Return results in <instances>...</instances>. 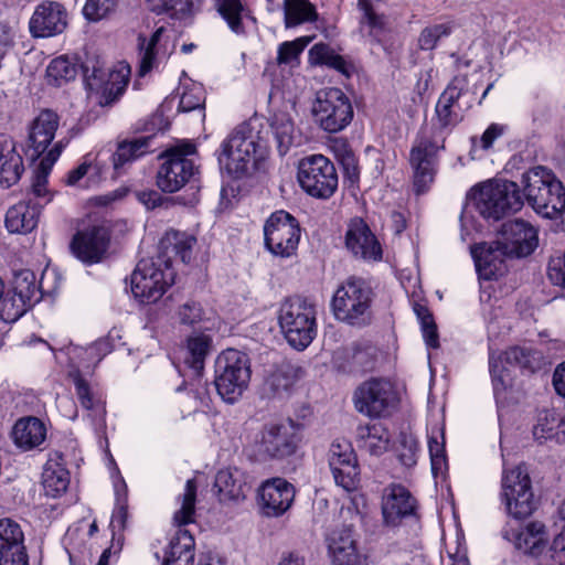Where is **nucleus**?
Segmentation results:
<instances>
[{
    "instance_id": "41",
    "label": "nucleus",
    "mask_w": 565,
    "mask_h": 565,
    "mask_svg": "<svg viewBox=\"0 0 565 565\" xmlns=\"http://www.w3.org/2000/svg\"><path fill=\"white\" fill-rule=\"evenodd\" d=\"M74 385L77 398L81 405L92 412L95 417H99L100 426L104 422V416L106 413L105 402L102 395L95 393L87 381L81 376L79 373L74 375Z\"/></svg>"
},
{
    "instance_id": "53",
    "label": "nucleus",
    "mask_w": 565,
    "mask_h": 565,
    "mask_svg": "<svg viewBox=\"0 0 565 565\" xmlns=\"http://www.w3.org/2000/svg\"><path fill=\"white\" fill-rule=\"evenodd\" d=\"M419 444L417 438L408 433H401L398 437L397 457L401 463L412 468L417 463L419 456Z\"/></svg>"
},
{
    "instance_id": "19",
    "label": "nucleus",
    "mask_w": 565,
    "mask_h": 565,
    "mask_svg": "<svg viewBox=\"0 0 565 565\" xmlns=\"http://www.w3.org/2000/svg\"><path fill=\"white\" fill-rule=\"evenodd\" d=\"M110 233L105 226H90L78 231L72 238V254L86 265L100 263L108 250Z\"/></svg>"
},
{
    "instance_id": "55",
    "label": "nucleus",
    "mask_w": 565,
    "mask_h": 565,
    "mask_svg": "<svg viewBox=\"0 0 565 565\" xmlns=\"http://www.w3.org/2000/svg\"><path fill=\"white\" fill-rule=\"evenodd\" d=\"M310 38H298L294 41H286L279 44L277 50L278 65H294L298 63L300 54L310 42Z\"/></svg>"
},
{
    "instance_id": "10",
    "label": "nucleus",
    "mask_w": 565,
    "mask_h": 565,
    "mask_svg": "<svg viewBox=\"0 0 565 565\" xmlns=\"http://www.w3.org/2000/svg\"><path fill=\"white\" fill-rule=\"evenodd\" d=\"M500 498L507 513L514 519L523 520L532 514L535 509L534 494L525 465L503 469Z\"/></svg>"
},
{
    "instance_id": "64",
    "label": "nucleus",
    "mask_w": 565,
    "mask_h": 565,
    "mask_svg": "<svg viewBox=\"0 0 565 565\" xmlns=\"http://www.w3.org/2000/svg\"><path fill=\"white\" fill-rule=\"evenodd\" d=\"M547 276L553 285L565 287V252L564 255L550 259Z\"/></svg>"
},
{
    "instance_id": "23",
    "label": "nucleus",
    "mask_w": 565,
    "mask_h": 565,
    "mask_svg": "<svg viewBox=\"0 0 565 565\" xmlns=\"http://www.w3.org/2000/svg\"><path fill=\"white\" fill-rule=\"evenodd\" d=\"M471 256L479 277L484 280H492L503 275L507 269L504 259L513 255L508 252L501 241H495L471 246Z\"/></svg>"
},
{
    "instance_id": "51",
    "label": "nucleus",
    "mask_w": 565,
    "mask_h": 565,
    "mask_svg": "<svg viewBox=\"0 0 565 565\" xmlns=\"http://www.w3.org/2000/svg\"><path fill=\"white\" fill-rule=\"evenodd\" d=\"M468 90V79L466 76H456L447 85L445 90L440 94L437 103L446 107L462 109L460 106V98Z\"/></svg>"
},
{
    "instance_id": "3",
    "label": "nucleus",
    "mask_w": 565,
    "mask_h": 565,
    "mask_svg": "<svg viewBox=\"0 0 565 565\" xmlns=\"http://www.w3.org/2000/svg\"><path fill=\"white\" fill-rule=\"evenodd\" d=\"M374 291L360 277H349L335 290L331 307L335 319L352 327L363 328L373 321Z\"/></svg>"
},
{
    "instance_id": "49",
    "label": "nucleus",
    "mask_w": 565,
    "mask_h": 565,
    "mask_svg": "<svg viewBox=\"0 0 565 565\" xmlns=\"http://www.w3.org/2000/svg\"><path fill=\"white\" fill-rule=\"evenodd\" d=\"M358 4L363 13L361 25H366L369 28V34L377 39L386 30V17L377 13L371 0H358Z\"/></svg>"
},
{
    "instance_id": "13",
    "label": "nucleus",
    "mask_w": 565,
    "mask_h": 565,
    "mask_svg": "<svg viewBox=\"0 0 565 565\" xmlns=\"http://www.w3.org/2000/svg\"><path fill=\"white\" fill-rule=\"evenodd\" d=\"M398 402L395 386L385 379H370L359 385L353 394L355 409L370 418L390 416Z\"/></svg>"
},
{
    "instance_id": "1",
    "label": "nucleus",
    "mask_w": 565,
    "mask_h": 565,
    "mask_svg": "<svg viewBox=\"0 0 565 565\" xmlns=\"http://www.w3.org/2000/svg\"><path fill=\"white\" fill-rule=\"evenodd\" d=\"M462 119V109L436 103L429 135L418 136L409 152L416 194L426 192L434 182L438 167V152L445 149L447 137Z\"/></svg>"
},
{
    "instance_id": "9",
    "label": "nucleus",
    "mask_w": 565,
    "mask_h": 565,
    "mask_svg": "<svg viewBox=\"0 0 565 565\" xmlns=\"http://www.w3.org/2000/svg\"><path fill=\"white\" fill-rule=\"evenodd\" d=\"M173 267L159 259H141L131 274V291L143 303L158 301L174 282Z\"/></svg>"
},
{
    "instance_id": "42",
    "label": "nucleus",
    "mask_w": 565,
    "mask_h": 565,
    "mask_svg": "<svg viewBox=\"0 0 565 565\" xmlns=\"http://www.w3.org/2000/svg\"><path fill=\"white\" fill-rule=\"evenodd\" d=\"M286 28L313 22L318 19L315 6L309 0H284Z\"/></svg>"
},
{
    "instance_id": "29",
    "label": "nucleus",
    "mask_w": 565,
    "mask_h": 565,
    "mask_svg": "<svg viewBox=\"0 0 565 565\" xmlns=\"http://www.w3.org/2000/svg\"><path fill=\"white\" fill-rule=\"evenodd\" d=\"M60 126L58 115L51 110H42L30 124L28 145L33 150V157L43 154L52 143Z\"/></svg>"
},
{
    "instance_id": "36",
    "label": "nucleus",
    "mask_w": 565,
    "mask_h": 565,
    "mask_svg": "<svg viewBox=\"0 0 565 565\" xmlns=\"http://www.w3.org/2000/svg\"><path fill=\"white\" fill-rule=\"evenodd\" d=\"M45 493L52 498L63 494L70 484V472L65 467L63 455L54 452L47 459L42 472Z\"/></svg>"
},
{
    "instance_id": "54",
    "label": "nucleus",
    "mask_w": 565,
    "mask_h": 565,
    "mask_svg": "<svg viewBox=\"0 0 565 565\" xmlns=\"http://www.w3.org/2000/svg\"><path fill=\"white\" fill-rule=\"evenodd\" d=\"M414 311L420 321L422 332L427 347L436 349L439 347L437 326L434 321V317L429 309L424 306L416 303Z\"/></svg>"
},
{
    "instance_id": "30",
    "label": "nucleus",
    "mask_w": 565,
    "mask_h": 565,
    "mask_svg": "<svg viewBox=\"0 0 565 565\" xmlns=\"http://www.w3.org/2000/svg\"><path fill=\"white\" fill-rule=\"evenodd\" d=\"M66 143L67 142L64 140L56 141L47 153L40 160L36 169L34 170L31 190L28 193L26 199L31 198L34 202H41L42 207L52 200V195L47 190V178Z\"/></svg>"
},
{
    "instance_id": "32",
    "label": "nucleus",
    "mask_w": 565,
    "mask_h": 565,
    "mask_svg": "<svg viewBox=\"0 0 565 565\" xmlns=\"http://www.w3.org/2000/svg\"><path fill=\"white\" fill-rule=\"evenodd\" d=\"M42 203L29 198L11 206L6 214V227L10 233L26 234L39 222Z\"/></svg>"
},
{
    "instance_id": "47",
    "label": "nucleus",
    "mask_w": 565,
    "mask_h": 565,
    "mask_svg": "<svg viewBox=\"0 0 565 565\" xmlns=\"http://www.w3.org/2000/svg\"><path fill=\"white\" fill-rule=\"evenodd\" d=\"M32 305L13 290L3 292L0 300V318L7 323L15 322Z\"/></svg>"
},
{
    "instance_id": "6",
    "label": "nucleus",
    "mask_w": 565,
    "mask_h": 565,
    "mask_svg": "<svg viewBox=\"0 0 565 565\" xmlns=\"http://www.w3.org/2000/svg\"><path fill=\"white\" fill-rule=\"evenodd\" d=\"M247 355L235 349L223 351L215 361L214 385L226 403H235L247 388L250 380Z\"/></svg>"
},
{
    "instance_id": "17",
    "label": "nucleus",
    "mask_w": 565,
    "mask_h": 565,
    "mask_svg": "<svg viewBox=\"0 0 565 565\" xmlns=\"http://www.w3.org/2000/svg\"><path fill=\"white\" fill-rule=\"evenodd\" d=\"M503 361L507 364L535 372L544 365V355L541 351L526 347L509 348L498 358L490 354L489 370L495 396L504 392L510 385L509 370L503 365Z\"/></svg>"
},
{
    "instance_id": "46",
    "label": "nucleus",
    "mask_w": 565,
    "mask_h": 565,
    "mask_svg": "<svg viewBox=\"0 0 565 565\" xmlns=\"http://www.w3.org/2000/svg\"><path fill=\"white\" fill-rule=\"evenodd\" d=\"M98 527L96 522L89 525L88 532L81 531L78 527H70L64 536V544L66 552L70 557L72 565H75L76 561L84 557L87 550L85 544L86 536H93L97 532Z\"/></svg>"
},
{
    "instance_id": "37",
    "label": "nucleus",
    "mask_w": 565,
    "mask_h": 565,
    "mask_svg": "<svg viewBox=\"0 0 565 565\" xmlns=\"http://www.w3.org/2000/svg\"><path fill=\"white\" fill-rule=\"evenodd\" d=\"M12 437L19 448L31 450L45 441L46 426L38 417H22L14 424Z\"/></svg>"
},
{
    "instance_id": "34",
    "label": "nucleus",
    "mask_w": 565,
    "mask_h": 565,
    "mask_svg": "<svg viewBox=\"0 0 565 565\" xmlns=\"http://www.w3.org/2000/svg\"><path fill=\"white\" fill-rule=\"evenodd\" d=\"M214 487L217 489L221 501L245 499L252 489L247 476L237 468L220 470L215 476Z\"/></svg>"
},
{
    "instance_id": "39",
    "label": "nucleus",
    "mask_w": 565,
    "mask_h": 565,
    "mask_svg": "<svg viewBox=\"0 0 565 565\" xmlns=\"http://www.w3.org/2000/svg\"><path fill=\"white\" fill-rule=\"evenodd\" d=\"M329 551L335 565L360 564V554L350 529H343L331 534Z\"/></svg>"
},
{
    "instance_id": "15",
    "label": "nucleus",
    "mask_w": 565,
    "mask_h": 565,
    "mask_svg": "<svg viewBox=\"0 0 565 565\" xmlns=\"http://www.w3.org/2000/svg\"><path fill=\"white\" fill-rule=\"evenodd\" d=\"M211 344L212 339L204 333L193 334L188 339L184 362L196 375V379L191 382L190 388L186 392V397L190 399V413H195L202 408L209 407L211 402L207 383L201 377L205 358L211 350Z\"/></svg>"
},
{
    "instance_id": "12",
    "label": "nucleus",
    "mask_w": 565,
    "mask_h": 565,
    "mask_svg": "<svg viewBox=\"0 0 565 565\" xmlns=\"http://www.w3.org/2000/svg\"><path fill=\"white\" fill-rule=\"evenodd\" d=\"M297 179L308 195L321 200L331 198L339 182L334 164L323 154L302 158L298 163Z\"/></svg>"
},
{
    "instance_id": "35",
    "label": "nucleus",
    "mask_w": 565,
    "mask_h": 565,
    "mask_svg": "<svg viewBox=\"0 0 565 565\" xmlns=\"http://www.w3.org/2000/svg\"><path fill=\"white\" fill-rule=\"evenodd\" d=\"M154 136H142L131 140H124L118 143L116 151L111 154L113 168L116 174H121L126 167L153 151L152 142Z\"/></svg>"
},
{
    "instance_id": "43",
    "label": "nucleus",
    "mask_w": 565,
    "mask_h": 565,
    "mask_svg": "<svg viewBox=\"0 0 565 565\" xmlns=\"http://www.w3.org/2000/svg\"><path fill=\"white\" fill-rule=\"evenodd\" d=\"M215 8L232 32L245 33L243 19L247 17L248 10L242 0H215Z\"/></svg>"
},
{
    "instance_id": "8",
    "label": "nucleus",
    "mask_w": 565,
    "mask_h": 565,
    "mask_svg": "<svg viewBox=\"0 0 565 565\" xmlns=\"http://www.w3.org/2000/svg\"><path fill=\"white\" fill-rule=\"evenodd\" d=\"M299 444L297 428L292 422L265 424L255 435L254 456L262 461H280L295 455Z\"/></svg>"
},
{
    "instance_id": "21",
    "label": "nucleus",
    "mask_w": 565,
    "mask_h": 565,
    "mask_svg": "<svg viewBox=\"0 0 565 565\" xmlns=\"http://www.w3.org/2000/svg\"><path fill=\"white\" fill-rule=\"evenodd\" d=\"M417 502L404 486L392 483L384 489L382 515L385 525L396 527L416 515Z\"/></svg>"
},
{
    "instance_id": "7",
    "label": "nucleus",
    "mask_w": 565,
    "mask_h": 565,
    "mask_svg": "<svg viewBox=\"0 0 565 565\" xmlns=\"http://www.w3.org/2000/svg\"><path fill=\"white\" fill-rule=\"evenodd\" d=\"M476 210L487 220L498 221L519 211L523 199L519 185L512 181H489L473 192Z\"/></svg>"
},
{
    "instance_id": "38",
    "label": "nucleus",
    "mask_w": 565,
    "mask_h": 565,
    "mask_svg": "<svg viewBox=\"0 0 565 565\" xmlns=\"http://www.w3.org/2000/svg\"><path fill=\"white\" fill-rule=\"evenodd\" d=\"M543 534V526L540 525L536 529L535 524H531L524 530L504 529L502 531L507 541L512 542L518 550L534 557L545 548Z\"/></svg>"
},
{
    "instance_id": "25",
    "label": "nucleus",
    "mask_w": 565,
    "mask_h": 565,
    "mask_svg": "<svg viewBox=\"0 0 565 565\" xmlns=\"http://www.w3.org/2000/svg\"><path fill=\"white\" fill-rule=\"evenodd\" d=\"M501 243L516 257H525L534 252L539 244L537 231L529 222L515 218L502 225Z\"/></svg>"
},
{
    "instance_id": "40",
    "label": "nucleus",
    "mask_w": 565,
    "mask_h": 565,
    "mask_svg": "<svg viewBox=\"0 0 565 565\" xmlns=\"http://www.w3.org/2000/svg\"><path fill=\"white\" fill-rule=\"evenodd\" d=\"M270 131L279 156H285L295 140V125L289 114L277 111L268 119V128L264 131Z\"/></svg>"
},
{
    "instance_id": "2",
    "label": "nucleus",
    "mask_w": 565,
    "mask_h": 565,
    "mask_svg": "<svg viewBox=\"0 0 565 565\" xmlns=\"http://www.w3.org/2000/svg\"><path fill=\"white\" fill-rule=\"evenodd\" d=\"M269 149L268 130L258 120L245 121L233 129L220 147L218 162L234 179L249 175Z\"/></svg>"
},
{
    "instance_id": "57",
    "label": "nucleus",
    "mask_w": 565,
    "mask_h": 565,
    "mask_svg": "<svg viewBox=\"0 0 565 565\" xmlns=\"http://www.w3.org/2000/svg\"><path fill=\"white\" fill-rule=\"evenodd\" d=\"M21 542H25L21 525L10 518L0 519V550L11 547L13 544Z\"/></svg>"
},
{
    "instance_id": "24",
    "label": "nucleus",
    "mask_w": 565,
    "mask_h": 565,
    "mask_svg": "<svg viewBox=\"0 0 565 565\" xmlns=\"http://www.w3.org/2000/svg\"><path fill=\"white\" fill-rule=\"evenodd\" d=\"M295 488L282 478H271L259 488V503L266 516H280L291 507Z\"/></svg>"
},
{
    "instance_id": "59",
    "label": "nucleus",
    "mask_w": 565,
    "mask_h": 565,
    "mask_svg": "<svg viewBox=\"0 0 565 565\" xmlns=\"http://www.w3.org/2000/svg\"><path fill=\"white\" fill-rule=\"evenodd\" d=\"M205 103V94L201 86L192 85L183 90L180 102L179 110L189 113L195 109H202Z\"/></svg>"
},
{
    "instance_id": "52",
    "label": "nucleus",
    "mask_w": 565,
    "mask_h": 565,
    "mask_svg": "<svg viewBox=\"0 0 565 565\" xmlns=\"http://www.w3.org/2000/svg\"><path fill=\"white\" fill-rule=\"evenodd\" d=\"M428 450L431 471L437 475L446 466L445 437L441 429H434L428 435Z\"/></svg>"
},
{
    "instance_id": "5",
    "label": "nucleus",
    "mask_w": 565,
    "mask_h": 565,
    "mask_svg": "<svg viewBox=\"0 0 565 565\" xmlns=\"http://www.w3.org/2000/svg\"><path fill=\"white\" fill-rule=\"evenodd\" d=\"M278 322L287 342L302 351L317 335L316 306L306 298L290 297L279 308Z\"/></svg>"
},
{
    "instance_id": "4",
    "label": "nucleus",
    "mask_w": 565,
    "mask_h": 565,
    "mask_svg": "<svg viewBox=\"0 0 565 565\" xmlns=\"http://www.w3.org/2000/svg\"><path fill=\"white\" fill-rule=\"evenodd\" d=\"M523 192L529 204L545 218H561L565 212V189L544 167L522 174Z\"/></svg>"
},
{
    "instance_id": "48",
    "label": "nucleus",
    "mask_w": 565,
    "mask_h": 565,
    "mask_svg": "<svg viewBox=\"0 0 565 565\" xmlns=\"http://www.w3.org/2000/svg\"><path fill=\"white\" fill-rule=\"evenodd\" d=\"M43 288V281L36 282L35 274L30 269H23L15 274L13 281V291L20 297L26 299L32 303L40 300L41 289Z\"/></svg>"
},
{
    "instance_id": "45",
    "label": "nucleus",
    "mask_w": 565,
    "mask_h": 565,
    "mask_svg": "<svg viewBox=\"0 0 565 565\" xmlns=\"http://www.w3.org/2000/svg\"><path fill=\"white\" fill-rule=\"evenodd\" d=\"M77 64L68 56H58L50 62L46 67L47 82L54 86H62L70 81L75 79L77 75Z\"/></svg>"
},
{
    "instance_id": "33",
    "label": "nucleus",
    "mask_w": 565,
    "mask_h": 565,
    "mask_svg": "<svg viewBox=\"0 0 565 565\" xmlns=\"http://www.w3.org/2000/svg\"><path fill=\"white\" fill-rule=\"evenodd\" d=\"M355 443L361 451L379 457L388 450L391 434L382 423H367L356 427Z\"/></svg>"
},
{
    "instance_id": "20",
    "label": "nucleus",
    "mask_w": 565,
    "mask_h": 565,
    "mask_svg": "<svg viewBox=\"0 0 565 565\" xmlns=\"http://www.w3.org/2000/svg\"><path fill=\"white\" fill-rule=\"evenodd\" d=\"M194 171V163L185 153L171 150L163 157L157 172V185L166 193H174L190 181Z\"/></svg>"
},
{
    "instance_id": "16",
    "label": "nucleus",
    "mask_w": 565,
    "mask_h": 565,
    "mask_svg": "<svg viewBox=\"0 0 565 565\" xmlns=\"http://www.w3.org/2000/svg\"><path fill=\"white\" fill-rule=\"evenodd\" d=\"M312 114L318 125L328 132L343 130L353 118V108L349 97L335 87L317 93Z\"/></svg>"
},
{
    "instance_id": "50",
    "label": "nucleus",
    "mask_w": 565,
    "mask_h": 565,
    "mask_svg": "<svg viewBox=\"0 0 565 565\" xmlns=\"http://www.w3.org/2000/svg\"><path fill=\"white\" fill-rule=\"evenodd\" d=\"M455 29L454 22L433 24L424 28L418 36V47L424 51L434 50L438 42L449 36Z\"/></svg>"
},
{
    "instance_id": "18",
    "label": "nucleus",
    "mask_w": 565,
    "mask_h": 565,
    "mask_svg": "<svg viewBox=\"0 0 565 565\" xmlns=\"http://www.w3.org/2000/svg\"><path fill=\"white\" fill-rule=\"evenodd\" d=\"M84 78L90 92L102 94L105 104L119 98L126 90L130 78V66L126 62L117 63L114 68L106 70L98 61L83 65Z\"/></svg>"
},
{
    "instance_id": "28",
    "label": "nucleus",
    "mask_w": 565,
    "mask_h": 565,
    "mask_svg": "<svg viewBox=\"0 0 565 565\" xmlns=\"http://www.w3.org/2000/svg\"><path fill=\"white\" fill-rule=\"evenodd\" d=\"M166 31L164 26H159L150 36H146L142 33L138 34V75L140 77L158 68L168 57V53L161 43L162 35Z\"/></svg>"
},
{
    "instance_id": "31",
    "label": "nucleus",
    "mask_w": 565,
    "mask_h": 565,
    "mask_svg": "<svg viewBox=\"0 0 565 565\" xmlns=\"http://www.w3.org/2000/svg\"><path fill=\"white\" fill-rule=\"evenodd\" d=\"M24 172L23 158L14 139L0 134V185L10 188L19 182Z\"/></svg>"
},
{
    "instance_id": "63",
    "label": "nucleus",
    "mask_w": 565,
    "mask_h": 565,
    "mask_svg": "<svg viewBox=\"0 0 565 565\" xmlns=\"http://www.w3.org/2000/svg\"><path fill=\"white\" fill-rule=\"evenodd\" d=\"M292 383L289 369L284 367L275 370L266 380V384L274 394L287 392Z\"/></svg>"
},
{
    "instance_id": "26",
    "label": "nucleus",
    "mask_w": 565,
    "mask_h": 565,
    "mask_svg": "<svg viewBox=\"0 0 565 565\" xmlns=\"http://www.w3.org/2000/svg\"><path fill=\"white\" fill-rule=\"evenodd\" d=\"M347 247L356 257L364 260H381L382 247L367 224L361 220H353L345 235Z\"/></svg>"
},
{
    "instance_id": "62",
    "label": "nucleus",
    "mask_w": 565,
    "mask_h": 565,
    "mask_svg": "<svg viewBox=\"0 0 565 565\" xmlns=\"http://www.w3.org/2000/svg\"><path fill=\"white\" fill-rule=\"evenodd\" d=\"M203 308L195 301H186L178 310L179 322L188 327H195L200 323L203 320Z\"/></svg>"
},
{
    "instance_id": "22",
    "label": "nucleus",
    "mask_w": 565,
    "mask_h": 565,
    "mask_svg": "<svg viewBox=\"0 0 565 565\" xmlns=\"http://www.w3.org/2000/svg\"><path fill=\"white\" fill-rule=\"evenodd\" d=\"M67 25V13L64 7L55 1L40 3L29 22L34 38H50L62 33Z\"/></svg>"
},
{
    "instance_id": "14",
    "label": "nucleus",
    "mask_w": 565,
    "mask_h": 565,
    "mask_svg": "<svg viewBox=\"0 0 565 565\" xmlns=\"http://www.w3.org/2000/svg\"><path fill=\"white\" fill-rule=\"evenodd\" d=\"M300 237L298 220L285 210L273 212L264 224V244L274 256L288 258L295 255Z\"/></svg>"
},
{
    "instance_id": "58",
    "label": "nucleus",
    "mask_w": 565,
    "mask_h": 565,
    "mask_svg": "<svg viewBox=\"0 0 565 565\" xmlns=\"http://www.w3.org/2000/svg\"><path fill=\"white\" fill-rule=\"evenodd\" d=\"M330 469L337 486L343 488L345 491H353L356 489L360 481V469L358 463L334 466L330 467Z\"/></svg>"
},
{
    "instance_id": "61",
    "label": "nucleus",
    "mask_w": 565,
    "mask_h": 565,
    "mask_svg": "<svg viewBox=\"0 0 565 565\" xmlns=\"http://www.w3.org/2000/svg\"><path fill=\"white\" fill-rule=\"evenodd\" d=\"M0 565H29V554L24 542L0 550Z\"/></svg>"
},
{
    "instance_id": "27",
    "label": "nucleus",
    "mask_w": 565,
    "mask_h": 565,
    "mask_svg": "<svg viewBox=\"0 0 565 565\" xmlns=\"http://www.w3.org/2000/svg\"><path fill=\"white\" fill-rule=\"evenodd\" d=\"M195 244V236L186 232L169 230L159 242L157 259L171 267L172 263L178 258L186 264L191 260L192 249Z\"/></svg>"
},
{
    "instance_id": "44",
    "label": "nucleus",
    "mask_w": 565,
    "mask_h": 565,
    "mask_svg": "<svg viewBox=\"0 0 565 565\" xmlns=\"http://www.w3.org/2000/svg\"><path fill=\"white\" fill-rule=\"evenodd\" d=\"M309 60L315 65H327L341 74L349 75L347 61L326 43H317L309 50Z\"/></svg>"
},
{
    "instance_id": "11",
    "label": "nucleus",
    "mask_w": 565,
    "mask_h": 565,
    "mask_svg": "<svg viewBox=\"0 0 565 565\" xmlns=\"http://www.w3.org/2000/svg\"><path fill=\"white\" fill-rule=\"evenodd\" d=\"M195 500L196 483L193 479H189L185 483L184 492L181 495V507L173 514V524L178 530L169 543L163 559H194V537L184 526L195 521Z\"/></svg>"
},
{
    "instance_id": "60",
    "label": "nucleus",
    "mask_w": 565,
    "mask_h": 565,
    "mask_svg": "<svg viewBox=\"0 0 565 565\" xmlns=\"http://www.w3.org/2000/svg\"><path fill=\"white\" fill-rule=\"evenodd\" d=\"M117 0H87L83 13L89 21H98L115 10Z\"/></svg>"
},
{
    "instance_id": "56",
    "label": "nucleus",
    "mask_w": 565,
    "mask_h": 565,
    "mask_svg": "<svg viewBox=\"0 0 565 565\" xmlns=\"http://www.w3.org/2000/svg\"><path fill=\"white\" fill-rule=\"evenodd\" d=\"M328 461L330 467L358 463L355 452L347 440H335L331 444Z\"/></svg>"
}]
</instances>
